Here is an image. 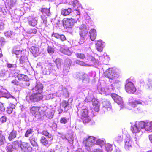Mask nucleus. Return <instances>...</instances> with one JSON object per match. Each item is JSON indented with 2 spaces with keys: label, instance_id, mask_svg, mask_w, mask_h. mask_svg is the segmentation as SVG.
Returning a JSON list of instances; mask_svg holds the SVG:
<instances>
[{
  "label": "nucleus",
  "instance_id": "39",
  "mask_svg": "<svg viewBox=\"0 0 152 152\" xmlns=\"http://www.w3.org/2000/svg\"><path fill=\"white\" fill-rule=\"evenodd\" d=\"M70 69V66L67 65H64L63 69V75H66L69 71Z\"/></svg>",
  "mask_w": 152,
  "mask_h": 152
},
{
  "label": "nucleus",
  "instance_id": "31",
  "mask_svg": "<svg viewBox=\"0 0 152 152\" xmlns=\"http://www.w3.org/2000/svg\"><path fill=\"white\" fill-rule=\"evenodd\" d=\"M61 52L69 56H70L72 53L69 48L67 47H65L64 49H62Z\"/></svg>",
  "mask_w": 152,
  "mask_h": 152
},
{
  "label": "nucleus",
  "instance_id": "47",
  "mask_svg": "<svg viewBox=\"0 0 152 152\" xmlns=\"http://www.w3.org/2000/svg\"><path fill=\"white\" fill-rule=\"evenodd\" d=\"M37 30L34 28H31L28 29L26 32L28 34H36L37 32Z\"/></svg>",
  "mask_w": 152,
  "mask_h": 152
},
{
  "label": "nucleus",
  "instance_id": "4",
  "mask_svg": "<svg viewBox=\"0 0 152 152\" xmlns=\"http://www.w3.org/2000/svg\"><path fill=\"white\" fill-rule=\"evenodd\" d=\"M142 129L141 126V121H136L134 124L131 125V129L133 134H135V137L132 141H134L136 144L138 145L143 132L141 131Z\"/></svg>",
  "mask_w": 152,
  "mask_h": 152
},
{
  "label": "nucleus",
  "instance_id": "45",
  "mask_svg": "<svg viewBox=\"0 0 152 152\" xmlns=\"http://www.w3.org/2000/svg\"><path fill=\"white\" fill-rule=\"evenodd\" d=\"M7 66L8 68L12 70H15L17 66L15 64L10 63H7Z\"/></svg>",
  "mask_w": 152,
  "mask_h": 152
},
{
  "label": "nucleus",
  "instance_id": "63",
  "mask_svg": "<svg viewBox=\"0 0 152 152\" xmlns=\"http://www.w3.org/2000/svg\"><path fill=\"white\" fill-rule=\"evenodd\" d=\"M59 38L62 41L66 40V38L65 36L63 34L61 35H60V37Z\"/></svg>",
  "mask_w": 152,
  "mask_h": 152
},
{
  "label": "nucleus",
  "instance_id": "23",
  "mask_svg": "<svg viewBox=\"0 0 152 152\" xmlns=\"http://www.w3.org/2000/svg\"><path fill=\"white\" fill-rule=\"evenodd\" d=\"M104 43V42L101 40L97 41L96 44V47L97 50L99 51H102L105 46Z\"/></svg>",
  "mask_w": 152,
  "mask_h": 152
},
{
  "label": "nucleus",
  "instance_id": "7",
  "mask_svg": "<svg viewBox=\"0 0 152 152\" xmlns=\"http://www.w3.org/2000/svg\"><path fill=\"white\" fill-rule=\"evenodd\" d=\"M88 59L90 61V64H88L85 63L83 61L77 60L76 61V64L81 66H92L94 65H97L99 64V61L98 60L95 59L93 57L89 56H88Z\"/></svg>",
  "mask_w": 152,
  "mask_h": 152
},
{
  "label": "nucleus",
  "instance_id": "57",
  "mask_svg": "<svg viewBox=\"0 0 152 152\" xmlns=\"http://www.w3.org/2000/svg\"><path fill=\"white\" fill-rule=\"evenodd\" d=\"M7 117L5 116H3L0 118V122L2 123L5 122L7 121Z\"/></svg>",
  "mask_w": 152,
  "mask_h": 152
},
{
  "label": "nucleus",
  "instance_id": "41",
  "mask_svg": "<svg viewBox=\"0 0 152 152\" xmlns=\"http://www.w3.org/2000/svg\"><path fill=\"white\" fill-rule=\"evenodd\" d=\"M59 96V95H58L56 93H50L47 94L46 96V98L47 99H50L53 98L56 96Z\"/></svg>",
  "mask_w": 152,
  "mask_h": 152
},
{
  "label": "nucleus",
  "instance_id": "1",
  "mask_svg": "<svg viewBox=\"0 0 152 152\" xmlns=\"http://www.w3.org/2000/svg\"><path fill=\"white\" fill-rule=\"evenodd\" d=\"M97 90L101 94H105L107 95L111 94V96L114 101L121 105V109L125 107L122 98L116 94L111 93V92L115 90L113 85H106L104 83L100 84L99 83L97 87Z\"/></svg>",
  "mask_w": 152,
  "mask_h": 152
},
{
  "label": "nucleus",
  "instance_id": "33",
  "mask_svg": "<svg viewBox=\"0 0 152 152\" xmlns=\"http://www.w3.org/2000/svg\"><path fill=\"white\" fill-rule=\"evenodd\" d=\"M90 80V78L87 74H84L83 76L82 81L83 83H88Z\"/></svg>",
  "mask_w": 152,
  "mask_h": 152
},
{
  "label": "nucleus",
  "instance_id": "15",
  "mask_svg": "<svg viewBox=\"0 0 152 152\" xmlns=\"http://www.w3.org/2000/svg\"><path fill=\"white\" fill-rule=\"evenodd\" d=\"M141 121L142 129L149 132L152 131V121L147 120Z\"/></svg>",
  "mask_w": 152,
  "mask_h": 152
},
{
  "label": "nucleus",
  "instance_id": "10",
  "mask_svg": "<svg viewBox=\"0 0 152 152\" xmlns=\"http://www.w3.org/2000/svg\"><path fill=\"white\" fill-rule=\"evenodd\" d=\"M125 88L127 92L129 94H134L136 91L135 87L130 79L126 80Z\"/></svg>",
  "mask_w": 152,
  "mask_h": 152
},
{
  "label": "nucleus",
  "instance_id": "32",
  "mask_svg": "<svg viewBox=\"0 0 152 152\" xmlns=\"http://www.w3.org/2000/svg\"><path fill=\"white\" fill-rule=\"evenodd\" d=\"M40 141L42 144L45 146H47L48 144V141L47 138L43 136L41 137Z\"/></svg>",
  "mask_w": 152,
  "mask_h": 152
},
{
  "label": "nucleus",
  "instance_id": "34",
  "mask_svg": "<svg viewBox=\"0 0 152 152\" xmlns=\"http://www.w3.org/2000/svg\"><path fill=\"white\" fill-rule=\"evenodd\" d=\"M105 141L104 139H98L96 140L95 144L99 145L102 147L105 144Z\"/></svg>",
  "mask_w": 152,
  "mask_h": 152
},
{
  "label": "nucleus",
  "instance_id": "27",
  "mask_svg": "<svg viewBox=\"0 0 152 152\" xmlns=\"http://www.w3.org/2000/svg\"><path fill=\"white\" fill-rule=\"evenodd\" d=\"M17 132V131L15 130H12L10 134H9V135L8 137L9 140L10 141H11L14 139L16 137Z\"/></svg>",
  "mask_w": 152,
  "mask_h": 152
},
{
  "label": "nucleus",
  "instance_id": "37",
  "mask_svg": "<svg viewBox=\"0 0 152 152\" xmlns=\"http://www.w3.org/2000/svg\"><path fill=\"white\" fill-rule=\"evenodd\" d=\"M29 147V144L27 142H23L20 143V150L23 151Z\"/></svg>",
  "mask_w": 152,
  "mask_h": 152
},
{
  "label": "nucleus",
  "instance_id": "43",
  "mask_svg": "<svg viewBox=\"0 0 152 152\" xmlns=\"http://www.w3.org/2000/svg\"><path fill=\"white\" fill-rule=\"evenodd\" d=\"M5 142V137L1 134V132H0V145H3Z\"/></svg>",
  "mask_w": 152,
  "mask_h": 152
},
{
  "label": "nucleus",
  "instance_id": "50",
  "mask_svg": "<svg viewBox=\"0 0 152 152\" xmlns=\"http://www.w3.org/2000/svg\"><path fill=\"white\" fill-rule=\"evenodd\" d=\"M75 55L77 58L81 59H83L85 58V55L83 53H76Z\"/></svg>",
  "mask_w": 152,
  "mask_h": 152
},
{
  "label": "nucleus",
  "instance_id": "9",
  "mask_svg": "<svg viewBox=\"0 0 152 152\" xmlns=\"http://www.w3.org/2000/svg\"><path fill=\"white\" fill-rule=\"evenodd\" d=\"M104 76L109 79L113 80L117 78L118 75L116 69L113 68H109L104 73Z\"/></svg>",
  "mask_w": 152,
  "mask_h": 152
},
{
  "label": "nucleus",
  "instance_id": "56",
  "mask_svg": "<svg viewBox=\"0 0 152 152\" xmlns=\"http://www.w3.org/2000/svg\"><path fill=\"white\" fill-rule=\"evenodd\" d=\"M148 82L147 83V85L148 87V88L150 90L152 89V81L148 80Z\"/></svg>",
  "mask_w": 152,
  "mask_h": 152
},
{
  "label": "nucleus",
  "instance_id": "38",
  "mask_svg": "<svg viewBox=\"0 0 152 152\" xmlns=\"http://www.w3.org/2000/svg\"><path fill=\"white\" fill-rule=\"evenodd\" d=\"M123 141V136L121 135H118L114 139V142L119 143Z\"/></svg>",
  "mask_w": 152,
  "mask_h": 152
},
{
  "label": "nucleus",
  "instance_id": "19",
  "mask_svg": "<svg viewBox=\"0 0 152 152\" xmlns=\"http://www.w3.org/2000/svg\"><path fill=\"white\" fill-rule=\"evenodd\" d=\"M71 103H69L68 101H63L60 105L62 111H64V112L67 111L71 108Z\"/></svg>",
  "mask_w": 152,
  "mask_h": 152
},
{
  "label": "nucleus",
  "instance_id": "21",
  "mask_svg": "<svg viewBox=\"0 0 152 152\" xmlns=\"http://www.w3.org/2000/svg\"><path fill=\"white\" fill-rule=\"evenodd\" d=\"M38 19V16L35 17L30 16L28 18L29 25L32 26H34L37 24Z\"/></svg>",
  "mask_w": 152,
  "mask_h": 152
},
{
  "label": "nucleus",
  "instance_id": "13",
  "mask_svg": "<svg viewBox=\"0 0 152 152\" xmlns=\"http://www.w3.org/2000/svg\"><path fill=\"white\" fill-rule=\"evenodd\" d=\"M78 20V18L77 19H75L72 18L71 19L64 18L63 20L64 26L66 28H72L75 23H76Z\"/></svg>",
  "mask_w": 152,
  "mask_h": 152
},
{
  "label": "nucleus",
  "instance_id": "12",
  "mask_svg": "<svg viewBox=\"0 0 152 152\" xmlns=\"http://www.w3.org/2000/svg\"><path fill=\"white\" fill-rule=\"evenodd\" d=\"M39 10L42 14L41 15V18L43 21V23L45 25H46L47 23V17L50 16L51 15L49 9L45 8H41Z\"/></svg>",
  "mask_w": 152,
  "mask_h": 152
},
{
  "label": "nucleus",
  "instance_id": "49",
  "mask_svg": "<svg viewBox=\"0 0 152 152\" xmlns=\"http://www.w3.org/2000/svg\"><path fill=\"white\" fill-rule=\"evenodd\" d=\"M21 52L19 48H14L12 50L13 53L15 54L16 56H18Z\"/></svg>",
  "mask_w": 152,
  "mask_h": 152
},
{
  "label": "nucleus",
  "instance_id": "51",
  "mask_svg": "<svg viewBox=\"0 0 152 152\" xmlns=\"http://www.w3.org/2000/svg\"><path fill=\"white\" fill-rule=\"evenodd\" d=\"M32 130L30 129H28L25 133V136L26 137H28L30 134L32 132Z\"/></svg>",
  "mask_w": 152,
  "mask_h": 152
},
{
  "label": "nucleus",
  "instance_id": "28",
  "mask_svg": "<svg viewBox=\"0 0 152 152\" xmlns=\"http://www.w3.org/2000/svg\"><path fill=\"white\" fill-rule=\"evenodd\" d=\"M41 107H43L42 106L39 107L37 106H33L30 109L31 112L33 114L37 113L40 110H41L40 108Z\"/></svg>",
  "mask_w": 152,
  "mask_h": 152
},
{
  "label": "nucleus",
  "instance_id": "8",
  "mask_svg": "<svg viewBox=\"0 0 152 152\" xmlns=\"http://www.w3.org/2000/svg\"><path fill=\"white\" fill-rule=\"evenodd\" d=\"M95 138L93 136H89L83 139V143L85 145L86 149L90 152L91 147L95 144Z\"/></svg>",
  "mask_w": 152,
  "mask_h": 152
},
{
  "label": "nucleus",
  "instance_id": "46",
  "mask_svg": "<svg viewBox=\"0 0 152 152\" xmlns=\"http://www.w3.org/2000/svg\"><path fill=\"white\" fill-rule=\"evenodd\" d=\"M8 73L7 69H3L0 71V76L4 77Z\"/></svg>",
  "mask_w": 152,
  "mask_h": 152
},
{
  "label": "nucleus",
  "instance_id": "18",
  "mask_svg": "<svg viewBox=\"0 0 152 152\" xmlns=\"http://www.w3.org/2000/svg\"><path fill=\"white\" fill-rule=\"evenodd\" d=\"M73 3V6L74 7V10L76 11V13L78 15L80 14V10L82 9L81 4L78 3V1L77 0H72L71 1Z\"/></svg>",
  "mask_w": 152,
  "mask_h": 152
},
{
  "label": "nucleus",
  "instance_id": "17",
  "mask_svg": "<svg viewBox=\"0 0 152 152\" xmlns=\"http://www.w3.org/2000/svg\"><path fill=\"white\" fill-rule=\"evenodd\" d=\"M124 148L126 150H129L132 147V141L130 136L128 134L125 136L124 139Z\"/></svg>",
  "mask_w": 152,
  "mask_h": 152
},
{
  "label": "nucleus",
  "instance_id": "48",
  "mask_svg": "<svg viewBox=\"0 0 152 152\" xmlns=\"http://www.w3.org/2000/svg\"><path fill=\"white\" fill-rule=\"evenodd\" d=\"M69 120V119L66 117H62L61 118L60 122L61 123L65 124Z\"/></svg>",
  "mask_w": 152,
  "mask_h": 152
},
{
  "label": "nucleus",
  "instance_id": "16",
  "mask_svg": "<svg viewBox=\"0 0 152 152\" xmlns=\"http://www.w3.org/2000/svg\"><path fill=\"white\" fill-rule=\"evenodd\" d=\"M88 111L87 109H82L80 114L81 118L83 120V123L89 122L91 120L90 117L88 116Z\"/></svg>",
  "mask_w": 152,
  "mask_h": 152
},
{
  "label": "nucleus",
  "instance_id": "35",
  "mask_svg": "<svg viewBox=\"0 0 152 152\" xmlns=\"http://www.w3.org/2000/svg\"><path fill=\"white\" fill-rule=\"evenodd\" d=\"M29 140L31 144L33 146H36L37 145V143L36 142L37 139L35 137L32 136L30 137Z\"/></svg>",
  "mask_w": 152,
  "mask_h": 152
},
{
  "label": "nucleus",
  "instance_id": "53",
  "mask_svg": "<svg viewBox=\"0 0 152 152\" xmlns=\"http://www.w3.org/2000/svg\"><path fill=\"white\" fill-rule=\"evenodd\" d=\"M48 53L50 55L53 54L54 53V50L53 48L50 46H48L47 49Z\"/></svg>",
  "mask_w": 152,
  "mask_h": 152
},
{
  "label": "nucleus",
  "instance_id": "64",
  "mask_svg": "<svg viewBox=\"0 0 152 152\" xmlns=\"http://www.w3.org/2000/svg\"><path fill=\"white\" fill-rule=\"evenodd\" d=\"M32 151V148L30 146L26 148L23 152H31Z\"/></svg>",
  "mask_w": 152,
  "mask_h": 152
},
{
  "label": "nucleus",
  "instance_id": "58",
  "mask_svg": "<svg viewBox=\"0 0 152 152\" xmlns=\"http://www.w3.org/2000/svg\"><path fill=\"white\" fill-rule=\"evenodd\" d=\"M0 110L2 112H3L5 110V107L4 105V104L0 102Z\"/></svg>",
  "mask_w": 152,
  "mask_h": 152
},
{
  "label": "nucleus",
  "instance_id": "24",
  "mask_svg": "<svg viewBox=\"0 0 152 152\" xmlns=\"http://www.w3.org/2000/svg\"><path fill=\"white\" fill-rule=\"evenodd\" d=\"M12 148L14 150L19 151L20 150V143L18 141L13 142L11 144Z\"/></svg>",
  "mask_w": 152,
  "mask_h": 152
},
{
  "label": "nucleus",
  "instance_id": "42",
  "mask_svg": "<svg viewBox=\"0 0 152 152\" xmlns=\"http://www.w3.org/2000/svg\"><path fill=\"white\" fill-rule=\"evenodd\" d=\"M15 33L12 31H10L5 33L6 36L11 38H13L15 35Z\"/></svg>",
  "mask_w": 152,
  "mask_h": 152
},
{
  "label": "nucleus",
  "instance_id": "5",
  "mask_svg": "<svg viewBox=\"0 0 152 152\" xmlns=\"http://www.w3.org/2000/svg\"><path fill=\"white\" fill-rule=\"evenodd\" d=\"M128 104L132 107V110L136 113H139L141 111V109L139 107H137V104H141L144 105L143 101L133 98L132 97L130 98L129 99Z\"/></svg>",
  "mask_w": 152,
  "mask_h": 152
},
{
  "label": "nucleus",
  "instance_id": "40",
  "mask_svg": "<svg viewBox=\"0 0 152 152\" xmlns=\"http://www.w3.org/2000/svg\"><path fill=\"white\" fill-rule=\"evenodd\" d=\"M11 83L12 84L15 85L17 86H19L23 87H25V86H23V85L22 83H20L19 82L17 81L16 79L12 80Z\"/></svg>",
  "mask_w": 152,
  "mask_h": 152
},
{
  "label": "nucleus",
  "instance_id": "3",
  "mask_svg": "<svg viewBox=\"0 0 152 152\" xmlns=\"http://www.w3.org/2000/svg\"><path fill=\"white\" fill-rule=\"evenodd\" d=\"M83 93L86 97L84 103L92 102L94 110L96 112H98L99 110V104L98 101L94 98V92L91 90L86 89L83 91Z\"/></svg>",
  "mask_w": 152,
  "mask_h": 152
},
{
  "label": "nucleus",
  "instance_id": "60",
  "mask_svg": "<svg viewBox=\"0 0 152 152\" xmlns=\"http://www.w3.org/2000/svg\"><path fill=\"white\" fill-rule=\"evenodd\" d=\"M60 35L56 33H53L52 34V36L53 37L57 39H59L60 37Z\"/></svg>",
  "mask_w": 152,
  "mask_h": 152
},
{
  "label": "nucleus",
  "instance_id": "62",
  "mask_svg": "<svg viewBox=\"0 0 152 152\" xmlns=\"http://www.w3.org/2000/svg\"><path fill=\"white\" fill-rule=\"evenodd\" d=\"M6 111L7 113H8L9 114H11L12 113V109H11L10 108V107L8 106L7 107Z\"/></svg>",
  "mask_w": 152,
  "mask_h": 152
},
{
  "label": "nucleus",
  "instance_id": "61",
  "mask_svg": "<svg viewBox=\"0 0 152 152\" xmlns=\"http://www.w3.org/2000/svg\"><path fill=\"white\" fill-rule=\"evenodd\" d=\"M5 42L4 39L0 37V45H4Z\"/></svg>",
  "mask_w": 152,
  "mask_h": 152
},
{
  "label": "nucleus",
  "instance_id": "44",
  "mask_svg": "<svg viewBox=\"0 0 152 152\" xmlns=\"http://www.w3.org/2000/svg\"><path fill=\"white\" fill-rule=\"evenodd\" d=\"M6 149L7 152H12L13 150H14L11 143H8L6 147Z\"/></svg>",
  "mask_w": 152,
  "mask_h": 152
},
{
  "label": "nucleus",
  "instance_id": "55",
  "mask_svg": "<svg viewBox=\"0 0 152 152\" xmlns=\"http://www.w3.org/2000/svg\"><path fill=\"white\" fill-rule=\"evenodd\" d=\"M61 59L58 58L57 59L55 60V63L58 68L60 66L61 64Z\"/></svg>",
  "mask_w": 152,
  "mask_h": 152
},
{
  "label": "nucleus",
  "instance_id": "36",
  "mask_svg": "<svg viewBox=\"0 0 152 152\" xmlns=\"http://www.w3.org/2000/svg\"><path fill=\"white\" fill-rule=\"evenodd\" d=\"M105 148L106 152H111L113 149L112 145L109 143L105 144Z\"/></svg>",
  "mask_w": 152,
  "mask_h": 152
},
{
  "label": "nucleus",
  "instance_id": "30",
  "mask_svg": "<svg viewBox=\"0 0 152 152\" xmlns=\"http://www.w3.org/2000/svg\"><path fill=\"white\" fill-rule=\"evenodd\" d=\"M99 59L101 61H108L110 60L109 56L107 54L104 53L102 56L99 57Z\"/></svg>",
  "mask_w": 152,
  "mask_h": 152
},
{
  "label": "nucleus",
  "instance_id": "6",
  "mask_svg": "<svg viewBox=\"0 0 152 152\" xmlns=\"http://www.w3.org/2000/svg\"><path fill=\"white\" fill-rule=\"evenodd\" d=\"M79 34L80 38L79 43L80 44H83L85 41V37L87 34L89 30L88 26L85 24H83L79 28Z\"/></svg>",
  "mask_w": 152,
  "mask_h": 152
},
{
  "label": "nucleus",
  "instance_id": "54",
  "mask_svg": "<svg viewBox=\"0 0 152 152\" xmlns=\"http://www.w3.org/2000/svg\"><path fill=\"white\" fill-rule=\"evenodd\" d=\"M72 63V61L69 58H67L65 61L64 65H67V66H70Z\"/></svg>",
  "mask_w": 152,
  "mask_h": 152
},
{
  "label": "nucleus",
  "instance_id": "14",
  "mask_svg": "<svg viewBox=\"0 0 152 152\" xmlns=\"http://www.w3.org/2000/svg\"><path fill=\"white\" fill-rule=\"evenodd\" d=\"M41 110L45 113V115L46 117L49 118H52L54 115V110L53 109L48 108L47 106L41 107Z\"/></svg>",
  "mask_w": 152,
  "mask_h": 152
},
{
  "label": "nucleus",
  "instance_id": "11",
  "mask_svg": "<svg viewBox=\"0 0 152 152\" xmlns=\"http://www.w3.org/2000/svg\"><path fill=\"white\" fill-rule=\"evenodd\" d=\"M102 107L100 110V113L103 114L107 111H110L112 109V106L110 102L107 99H102Z\"/></svg>",
  "mask_w": 152,
  "mask_h": 152
},
{
  "label": "nucleus",
  "instance_id": "52",
  "mask_svg": "<svg viewBox=\"0 0 152 152\" xmlns=\"http://www.w3.org/2000/svg\"><path fill=\"white\" fill-rule=\"evenodd\" d=\"M42 134L46 136H48V138H50L51 137L52 135L51 134H49L48 132L46 131H43L42 132Z\"/></svg>",
  "mask_w": 152,
  "mask_h": 152
},
{
  "label": "nucleus",
  "instance_id": "22",
  "mask_svg": "<svg viewBox=\"0 0 152 152\" xmlns=\"http://www.w3.org/2000/svg\"><path fill=\"white\" fill-rule=\"evenodd\" d=\"M17 77L18 80H19L24 81V83H22V84L23 83H24V84H25V85L27 86H29V83L28 82H26V81H27L28 79V77L26 75L19 74H18L17 75Z\"/></svg>",
  "mask_w": 152,
  "mask_h": 152
},
{
  "label": "nucleus",
  "instance_id": "26",
  "mask_svg": "<svg viewBox=\"0 0 152 152\" xmlns=\"http://www.w3.org/2000/svg\"><path fill=\"white\" fill-rule=\"evenodd\" d=\"M72 12V10L70 8H68L67 9L62 8L61 10V14L64 16L68 15Z\"/></svg>",
  "mask_w": 152,
  "mask_h": 152
},
{
  "label": "nucleus",
  "instance_id": "20",
  "mask_svg": "<svg viewBox=\"0 0 152 152\" xmlns=\"http://www.w3.org/2000/svg\"><path fill=\"white\" fill-rule=\"evenodd\" d=\"M61 137L63 139L67 140L70 143L72 144L73 142L74 138L73 137V133L71 131L69 132L66 136H62Z\"/></svg>",
  "mask_w": 152,
  "mask_h": 152
},
{
  "label": "nucleus",
  "instance_id": "29",
  "mask_svg": "<svg viewBox=\"0 0 152 152\" xmlns=\"http://www.w3.org/2000/svg\"><path fill=\"white\" fill-rule=\"evenodd\" d=\"M2 94V96L6 98H9L11 96V95L6 90H4L0 91Z\"/></svg>",
  "mask_w": 152,
  "mask_h": 152
},
{
  "label": "nucleus",
  "instance_id": "2",
  "mask_svg": "<svg viewBox=\"0 0 152 152\" xmlns=\"http://www.w3.org/2000/svg\"><path fill=\"white\" fill-rule=\"evenodd\" d=\"M43 88V86L41 83H37L35 87L32 89L33 94L28 97L29 103L38 102L42 99L43 95L42 93Z\"/></svg>",
  "mask_w": 152,
  "mask_h": 152
},
{
  "label": "nucleus",
  "instance_id": "25",
  "mask_svg": "<svg viewBox=\"0 0 152 152\" xmlns=\"http://www.w3.org/2000/svg\"><path fill=\"white\" fill-rule=\"evenodd\" d=\"M90 37L92 41H94L95 39L96 35V29L92 28L91 29L90 32Z\"/></svg>",
  "mask_w": 152,
  "mask_h": 152
},
{
  "label": "nucleus",
  "instance_id": "59",
  "mask_svg": "<svg viewBox=\"0 0 152 152\" xmlns=\"http://www.w3.org/2000/svg\"><path fill=\"white\" fill-rule=\"evenodd\" d=\"M89 75L90 77L94 78L96 75V72L94 71H91L89 73Z\"/></svg>",
  "mask_w": 152,
  "mask_h": 152
}]
</instances>
